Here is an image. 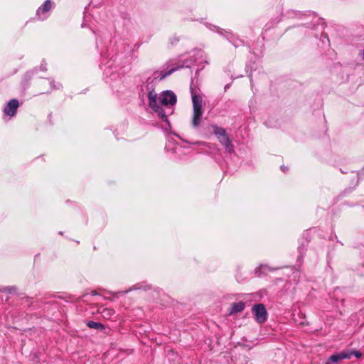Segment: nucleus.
Returning a JSON list of instances; mask_svg holds the SVG:
<instances>
[{
    "label": "nucleus",
    "instance_id": "nucleus-1",
    "mask_svg": "<svg viewBox=\"0 0 364 364\" xmlns=\"http://www.w3.org/2000/svg\"><path fill=\"white\" fill-rule=\"evenodd\" d=\"M212 128L213 133L216 135L220 143L224 146L225 150L229 153L232 152L233 146L230 141L225 129L217 125H213Z\"/></svg>",
    "mask_w": 364,
    "mask_h": 364
},
{
    "label": "nucleus",
    "instance_id": "nucleus-2",
    "mask_svg": "<svg viewBox=\"0 0 364 364\" xmlns=\"http://www.w3.org/2000/svg\"><path fill=\"white\" fill-rule=\"evenodd\" d=\"M149 106L153 111L157 113L158 116L163 120H167V116L164 110L161 107L160 104L157 102V94L154 92V89L149 91L148 95Z\"/></svg>",
    "mask_w": 364,
    "mask_h": 364
},
{
    "label": "nucleus",
    "instance_id": "nucleus-3",
    "mask_svg": "<svg viewBox=\"0 0 364 364\" xmlns=\"http://www.w3.org/2000/svg\"><path fill=\"white\" fill-rule=\"evenodd\" d=\"M157 102L160 105H173L176 103V96L171 90H166L161 92L159 97L157 96Z\"/></svg>",
    "mask_w": 364,
    "mask_h": 364
},
{
    "label": "nucleus",
    "instance_id": "nucleus-4",
    "mask_svg": "<svg viewBox=\"0 0 364 364\" xmlns=\"http://www.w3.org/2000/svg\"><path fill=\"white\" fill-rule=\"evenodd\" d=\"M252 311L255 315V320L259 323H263L267 319V312L263 304H257L252 306Z\"/></svg>",
    "mask_w": 364,
    "mask_h": 364
},
{
    "label": "nucleus",
    "instance_id": "nucleus-5",
    "mask_svg": "<svg viewBox=\"0 0 364 364\" xmlns=\"http://www.w3.org/2000/svg\"><path fill=\"white\" fill-rule=\"evenodd\" d=\"M18 106V101L16 99H12L5 106L4 112L6 115L14 117L16 113Z\"/></svg>",
    "mask_w": 364,
    "mask_h": 364
},
{
    "label": "nucleus",
    "instance_id": "nucleus-6",
    "mask_svg": "<svg viewBox=\"0 0 364 364\" xmlns=\"http://www.w3.org/2000/svg\"><path fill=\"white\" fill-rule=\"evenodd\" d=\"M191 97H192L193 112H203V110H202V105H203L202 97L200 95H195L193 92H192Z\"/></svg>",
    "mask_w": 364,
    "mask_h": 364
},
{
    "label": "nucleus",
    "instance_id": "nucleus-7",
    "mask_svg": "<svg viewBox=\"0 0 364 364\" xmlns=\"http://www.w3.org/2000/svg\"><path fill=\"white\" fill-rule=\"evenodd\" d=\"M350 358V355L346 353L345 352L341 353L339 354H335L330 356L328 361L326 364H332V363H338L339 360L342 359H349Z\"/></svg>",
    "mask_w": 364,
    "mask_h": 364
},
{
    "label": "nucleus",
    "instance_id": "nucleus-8",
    "mask_svg": "<svg viewBox=\"0 0 364 364\" xmlns=\"http://www.w3.org/2000/svg\"><path fill=\"white\" fill-rule=\"evenodd\" d=\"M51 9V1L50 0H46L42 6L39 7L36 11V14L39 18H41V15L49 11Z\"/></svg>",
    "mask_w": 364,
    "mask_h": 364
},
{
    "label": "nucleus",
    "instance_id": "nucleus-9",
    "mask_svg": "<svg viewBox=\"0 0 364 364\" xmlns=\"http://www.w3.org/2000/svg\"><path fill=\"white\" fill-rule=\"evenodd\" d=\"M203 112H193L191 124L194 128H197L201 122Z\"/></svg>",
    "mask_w": 364,
    "mask_h": 364
},
{
    "label": "nucleus",
    "instance_id": "nucleus-10",
    "mask_svg": "<svg viewBox=\"0 0 364 364\" xmlns=\"http://www.w3.org/2000/svg\"><path fill=\"white\" fill-rule=\"evenodd\" d=\"M245 303L242 301L233 303L230 310V314L242 312L245 309Z\"/></svg>",
    "mask_w": 364,
    "mask_h": 364
},
{
    "label": "nucleus",
    "instance_id": "nucleus-11",
    "mask_svg": "<svg viewBox=\"0 0 364 364\" xmlns=\"http://www.w3.org/2000/svg\"><path fill=\"white\" fill-rule=\"evenodd\" d=\"M87 326L90 328H94L99 331H103L105 329V326L102 323L93 321H87Z\"/></svg>",
    "mask_w": 364,
    "mask_h": 364
},
{
    "label": "nucleus",
    "instance_id": "nucleus-12",
    "mask_svg": "<svg viewBox=\"0 0 364 364\" xmlns=\"http://www.w3.org/2000/svg\"><path fill=\"white\" fill-rule=\"evenodd\" d=\"M178 68H172L170 70H168L167 73H159V72H156L154 73V75H155V78H158L159 77L160 80H163L166 77H167L168 75L172 74L175 70H176Z\"/></svg>",
    "mask_w": 364,
    "mask_h": 364
},
{
    "label": "nucleus",
    "instance_id": "nucleus-13",
    "mask_svg": "<svg viewBox=\"0 0 364 364\" xmlns=\"http://www.w3.org/2000/svg\"><path fill=\"white\" fill-rule=\"evenodd\" d=\"M348 355H350V357L352 355H355L357 358H360L362 356V353L360 351L357 350H351L350 352L348 353Z\"/></svg>",
    "mask_w": 364,
    "mask_h": 364
},
{
    "label": "nucleus",
    "instance_id": "nucleus-14",
    "mask_svg": "<svg viewBox=\"0 0 364 364\" xmlns=\"http://www.w3.org/2000/svg\"><path fill=\"white\" fill-rule=\"evenodd\" d=\"M105 311H108V314H109V315H111V314H112V313H113V310H112V309H105Z\"/></svg>",
    "mask_w": 364,
    "mask_h": 364
},
{
    "label": "nucleus",
    "instance_id": "nucleus-15",
    "mask_svg": "<svg viewBox=\"0 0 364 364\" xmlns=\"http://www.w3.org/2000/svg\"><path fill=\"white\" fill-rule=\"evenodd\" d=\"M281 168H282V170L283 171H285L287 169V167H284V166H281Z\"/></svg>",
    "mask_w": 364,
    "mask_h": 364
},
{
    "label": "nucleus",
    "instance_id": "nucleus-16",
    "mask_svg": "<svg viewBox=\"0 0 364 364\" xmlns=\"http://www.w3.org/2000/svg\"><path fill=\"white\" fill-rule=\"evenodd\" d=\"M153 80H151L150 77L147 79V82H152Z\"/></svg>",
    "mask_w": 364,
    "mask_h": 364
},
{
    "label": "nucleus",
    "instance_id": "nucleus-17",
    "mask_svg": "<svg viewBox=\"0 0 364 364\" xmlns=\"http://www.w3.org/2000/svg\"><path fill=\"white\" fill-rule=\"evenodd\" d=\"M61 86V85H58V87H57V89H59V87Z\"/></svg>",
    "mask_w": 364,
    "mask_h": 364
},
{
    "label": "nucleus",
    "instance_id": "nucleus-18",
    "mask_svg": "<svg viewBox=\"0 0 364 364\" xmlns=\"http://www.w3.org/2000/svg\"><path fill=\"white\" fill-rule=\"evenodd\" d=\"M363 59H364V50H363Z\"/></svg>",
    "mask_w": 364,
    "mask_h": 364
}]
</instances>
